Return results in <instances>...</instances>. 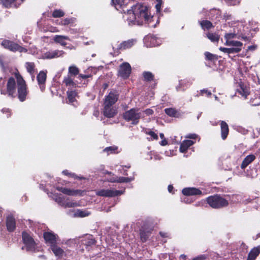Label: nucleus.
I'll list each match as a JSON object with an SVG mask.
<instances>
[{"label":"nucleus","instance_id":"1","mask_svg":"<svg viewBox=\"0 0 260 260\" xmlns=\"http://www.w3.org/2000/svg\"><path fill=\"white\" fill-rule=\"evenodd\" d=\"M111 1L116 10L122 9L124 13L123 18L127 22L129 25H142L143 23H147L150 27H155L156 24L159 22L157 18L156 23L155 24L152 23L155 18L151 15L148 8L145 5L137 4L133 6L131 10H127L125 12L124 8L129 3V0H112Z\"/></svg>","mask_w":260,"mask_h":260},{"label":"nucleus","instance_id":"2","mask_svg":"<svg viewBox=\"0 0 260 260\" xmlns=\"http://www.w3.org/2000/svg\"><path fill=\"white\" fill-rule=\"evenodd\" d=\"M14 78H9L7 83V90L1 89L2 94H8L9 96L15 97L16 88H17L18 98L21 102H24L28 93V88L26 82L18 72L15 73Z\"/></svg>","mask_w":260,"mask_h":260},{"label":"nucleus","instance_id":"3","mask_svg":"<svg viewBox=\"0 0 260 260\" xmlns=\"http://www.w3.org/2000/svg\"><path fill=\"white\" fill-rule=\"evenodd\" d=\"M207 202L209 206L215 209L221 208L228 205V201L218 195L210 196L207 198Z\"/></svg>","mask_w":260,"mask_h":260},{"label":"nucleus","instance_id":"4","mask_svg":"<svg viewBox=\"0 0 260 260\" xmlns=\"http://www.w3.org/2000/svg\"><path fill=\"white\" fill-rule=\"evenodd\" d=\"M142 117V112L138 109H132L123 114V118L127 121L136 125L138 123L139 119Z\"/></svg>","mask_w":260,"mask_h":260},{"label":"nucleus","instance_id":"5","mask_svg":"<svg viewBox=\"0 0 260 260\" xmlns=\"http://www.w3.org/2000/svg\"><path fill=\"white\" fill-rule=\"evenodd\" d=\"M1 45L5 49L12 52H27V49L17 43L9 40L4 39L1 43Z\"/></svg>","mask_w":260,"mask_h":260},{"label":"nucleus","instance_id":"6","mask_svg":"<svg viewBox=\"0 0 260 260\" xmlns=\"http://www.w3.org/2000/svg\"><path fill=\"white\" fill-rule=\"evenodd\" d=\"M22 238L26 250L34 251L36 248V243L32 237L27 232L23 231L22 233Z\"/></svg>","mask_w":260,"mask_h":260},{"label":"nucleus","instance_id":"7","mask_svg":"<svg viewBox=\"0 0 260 260\" xmlns=\"http://www.w3.org/2000/svg\"><path fill=\"white\" fill-rule=\"evenodd\" d=\"M144 43L147 47H155L162 43V39L156 35L149 34L144 38Z\"/></svg>","mask_w":260,"mask_h":260},{"label":"nucleus","instance_id":"8","mask_svg":"<svg viewBox=\"0 0 260 260\" xmlns=\"http://www.w3.org/2000/svg\"><path fill=\"white\" fill-rule=\"evenodd\" d=\"M236 82H234L235 87L236 88V93H238L242 96L246 98L249 94L248 89L246 85L243 82L242 79L239 80L235 79Z\"/></svg>","mask_w":260,"mask_h":260},{"label":"nucleus","instance_id":"9","mask_svg":"<svg viewBox=\"0 0 260 260\" xmlns=\"http://www.w3.org/2000/svg\"><path fill=\"white\" fill-rule=\"evenodd\" d=\"M136 42V40L131 39L124 41L120 44H115L114 45H113V49L114 50V53L118 54L119 50H125L131 48L134 45Z\"/></svg>","mask_w":260,"mask_h":260},{"label":"nucleus","instance_id":"10","mask_svg":"<svg viewBox=\"0 0 260 260\" xmlns=\"http://www.w3.org/2000/svg\"><path fill=\"white\" fill-rule=\"evenodd\" d=\"M123 191L115 189H101L96 191V194L105 197H113L123 194Z\"/></svg>","mask_w":260,"mask_h":260},{"label":"nucleus","instance_id":"11","mask_svg":"<svg viewBox=\"0 0 260 260\" xmlns=\"http://www.w3.org/2000/svg\"><path fill=\"white\" fill-rule=\"evenodd\" d=\"M67 214L72 217H85L89 216L90 212L87 210H69Z\"/></svg>","mask_w":260,"mask_h":260},{"label":"nucleus","instance_id":"12","mask_svg":"<svg viewBox=\"0 0 260 260\" xmlns=\"http://www.w3.org/2000/svg\"><path fill=\"white\" fill-rule=\"evenodd\" d=\"M6 225L9 232H13L16 228V220L12 215H9L6 217Z\"/></svg>","mask_w":260,"mask_h":260},{"label":"nucleus","instance_id":"13","mask_svg":"<svg viewBox=\"0 0 260 260\" xmlns=\"http://www.w3.org/2000/svg\"><path fill=\"white\" fill-rule=\"evenodd\" d=\"M118 98V95L117 92L115 91H111L109 94L106 96L104 105L113 106L116 102Z\"/></svg>","mask_w":260,"mask_h":260},{"label":"nucleus","instance_id":"14","mask_svg":"<svg viewBox=\"0 0 260 260\" xmlns=\"http://www.w3.org/2000/svg\"><path fill=\"white\" fill-rule=\"evenodd\" d=\"M104 115L108 118L113 117L117 113L115 107L111 105H104Z\"/></svg>","mask_w":260,"mask_h":260},{"label":"nucleus","instance_id":"15","mask_svg":"<svg viewBox=\"0 0 260 260\" xmlns=\"http://www.w3.org/2000/svg\"><path fill=\"white\" fill-rule=\"evenodd\" d=\"M46 74L43 71L40 72L37 76L38 84L42 91H43L45 88V82L46 80Z\"/></svg>","mask_w":260,"mask_h":260},{"label":"nucleus","instance_id":"16","mask_svg":"<svg viewBox=\"0 0 260 260\" xmlns=\"http://www.w3.org/2000/svg\"><path fill=\"white\" fill-rule=\"evenodd\" d=\"M182 193L185 196H195L202 194L200 189L195 187H187L183 189Z\"/></svg>","mask_w":260,"mask_h":260},{"label":"nucleus","instance_id":"17","mask_svg":"<svg viewBox=\"0 0 260 260\" xmlns=\"http://www.w3.org/2000/svg\"><path fill=\"white\" fill-rule=\"evenodd\" d=\"M131 72V66H120L119 75L123 78H127Z\"/></svg>","mask_w":260,"mask_h":260},{"label":"nucleus","instance_id":"18","mask_svg":"<svg viewBox=\"0 0 260 260\" xmlns=\"http://www.w3.org/2000/svg\"><path fill=\"white\" fill-rule=\"evenodd\" d=\"M134 179V177H114L108 180V182H129Z\"/></svg>","mask_w":260,"mask_h":260},{"label":"nucleus","instance_id":"19","mask_svg":"<svg viewBox=\"0 0 260 260\" xmlns=\"http://www.w3.org/2000/svg\"><path fill=\"white\" fill-rule=\"evenodd\" d=\"M51 249L55 256L58 258H61L65 255L64 251L56 244L51 245Z\"/></svg>","mask_w":260,"mask_h":260},{"label":"nucleus","instance_id":"20","mask_svg":"<svg viewBox=\"0 0 260 260\" xmlns=\"http://www.w3.org/2000/svg\"><path fill=\"white\" fill-rule=\"evenodd\" d=\"M60 205L64 208H72L80 206V204L76 201L70 200L68 199L61 202Z\"/></svg>","mask_w":260,"mask_h":260},{"label":"nucleus","instance_id":"21","mask_svg":"<svg viewBox=\"0 0 260 260\" xmlns=\"http://www.w3.org/2000/svg\"><path fill=\"white\" fill-rule=\"evenodd\" d=\"M240 24H239L238 25L240 26ZM234 30L233 32L225 34L224 38L226 41H231L232 40V39L235 38L236 36H239L240 27L239 26L237 28H234Z\"/></svg>","mask_w":260,"mask_h":260},{"label":"nucleus","instance_id":"22","mask_svg":"<svg viewBox=\"0 0 260 260\" xmlns=\"http://www.w3.org/2000/svg\"><path fill=\"white\" fill-rule=\"evenodd\" d=\"M221 133L222 139L224 140L229 134V126L228 124L224 121L220 122Z\"/></svg>","mask_w":260,"mask_h":260},{"label":"nucleus","instance_id":"23","mask_svg":"<svg viewBox=\"0 0 260 260\" xmlns=\"http://www.w3.org/2000/svg\"><path fill=\"white\" fill-rule=\"evenodd\" d=\"M255 159V156L253 154L247 155L243 160L241 165V168L244 169L249 164L252 162Z\"/></svg>","mask_w":260,"mask_h":260},{"label":"nucleus","instance_id":"24","mask_svg":"<svg viewBox=\"0 0 260 260\" xmlns=\"http://www.w3.org/2000/svg\"><path fill=\"white\" fill-rule=\"evenodd\" d=\"M194 142L190 140H184L181 144L180 147V151L182 153L185 152L189 147L192 145Z\"/></svg>","mask_w":260,"mask_h":260},{"label":"nucleus","instance_id":"25","mask_svg":"<svg viewBox=\"0 0 260 260\" xmlns=\"http://www.w3.org/2000/svg\"><path fill=\"white\" fill-rule=\"evenodd\" d=\"M53 40L57 43H59L62 46H65L67 44L65 42L66 40H70L69 38L66 36L56 35Z\"/></svg>","mask_w":260,"mask_h":260},{"label":"nucleus","instance_id":"26","mask_svg":"<svg viewBox=\"0 0 260 260\" xmlns=\"http://www.w3.org/2000/svg\"><path fill=\"white\" fill-rule=\"evenodd\" d=\"M260 253V246L253 248L249 252L247 260H255Z\"/></svg>","mask_w":260,"mask_h":260},{"label":"nucleus","instance_id":"27","mask_svg":"<svg viewBox=\"0 0 260 260\" xmlns=\"http://www.w3.org/2000/svg\"><path fill=\"white\" fill-rule=\"evenodd\" d=\"M63 193L67 194L68 196H76L80 192V190H73L69 188L60 187L58 189Z\"/></svg>","mask_w":260,"mask_h":260},{"label":"nucleus","instance_id":"28","mask_svg":"<svg viewBox=\"0 0 260 260\" xmlns=\"http://www.w3.org/2000/svg\"><path fill=\"white\" fill-rule=\"evenodd\" d=\"M191 83L187 80H182L180 82L179 85L176 87L177 91L184 90L187 88Z\"/></svg>","mask_w":260,"mask_h":260},{"label":"nucleus","instance_id":"29","mask_svg":"<svg viewBox=\"0 0 260 260\" xmlns=\"http://www.w3.org/2000/svg\"><path fill=\"white\" fill-rule=\"evenodd\" d=\"M3 6L6 8H10L12 7H17L16 4V0H0Z\"/></svg>","mask_w":260,"mask_h":260},{"label":"nucleus","instance_id":"30","mask_svg":"<svg viewBox=\"0 0 260 260\" xmlns=\"http://www.w3.org/2000/svg\"><path fill=\"white\" fill-rule=\"evenodd\" d=\"M225 44L229 46H233L235 47V48H239L240 49V51L241 50V47L243 45L241 42L234 40L225 41Z\"/></svg>","mask_w":260,"mask_h":260},{"label":"nucleus","instance_id":"31","mask_svg":"<svg viewBox=\"0 0 260 260\" xmlns=\"http://www.w3.org/2000/svg\"><path fill=\"white\" fill-rule=\"evenodd\" d=\"M199 22L201 27L204 30L209 29L213 27L212 23L208 20H203Z\"/></svg>","mask_w":260,"mask_h":260},{"label":"nucleus","instance_id":"32","mask_svg":"<svg viewBox=\"0 0 260 260\" xmlns=\"http://www.w3.org/2000/svg\"><path fill=\"white\" fill-rule=\"evenodd\" d=\"M59 241V239L57 235L54 232L50 231V244L51 245L55 244Z\"/></svg>","mask_w":260,"mask_h":260},{"label":"nucleus","instance_id":"33","mask_svg":"<svg viewBox=\"0 0 260 260\" xmlns=\"http://www.w3.org/2000/svg\"><path fill=\"white\" fill-rule=\"evenodd\" d=\"M221 51L227 53H238L240 52V49L238 48H227L220 47L219 48Z\"/></svg>","mask_w":260,"mask_h":260},{"label":"nucleus","instance_id":"34","mask_svg":"<svg viewBox=\"0 0 260 260\" xmlns=\"http://www.w3.org/2000/svg\"><path fill=\"white\" fill-rule=\"evenodd\" d=\"M207 37L212 42H218L219 39V36L216 33L208 32L206 34Z\"/></svg>","mask_w":260,"mask_h":260},{"label":"nucleus","instance_id":"35","mask_svg":"<svg viewBox=\"0 0 260 260\" xmlns=\"http://www.w3.org/2000/svg\"><path fill=\"white\" fill-rule=\"evenodd\" d=\"M68 99L70 103H73L75 101V98L77 96V93L75 91H68Z\"/></svg>","mask_w":260,"mask_h":260},{"label":"nucleus","instance_id":"36","mask_svg":"<svg viewBox=\"0 0 260 260\" xmlns=\"http://www.w3.org/2000/svg\"><path fill=\"white\" fill-rule=\"evenodd\" d=\"M52 15L54 18H60L64 15V13L60 9H56L52 12Z\"/></svg>","mask_w":260,"mask_h":260},{"label":"nucleus","instance_id":"37","mask_svg":"<svg viewBox=\"0 0 260 260\" xmlns=\"http://www.w3.org/2000/svg\"><path fill=\"white\" fill-rule=\"evenodd\" d=\"M75 21V19L71 18H65L63 20H61L59 22V24L61 25H67L71 23H73Z\"/></svg>","mask_w":260,"mask_h":260},{"label":"nucleus","instance_id":"38","mask_svg":"<svg viewBox=\"0 0 260 260\" xmlns=\"http://www.w3.org/2000/svg\"><path fill=\"white\" fill-rule=\"evenodd\" d=\"M62 174L64 175L68 176L69 177L74 178L75 179H82V177L78 176L75 174L69 172L68 170H64L62 171Z\"/></svg>","mask_w":260,"mask_h":260},{"label":"nucleus","instance_id":"39","mask_svg":"<svg viewBox=\"0 0 260 260\" xmlns=\"http://www.w3.org/2000/svg\"><path fill=\"white\" fill-rule=\"evenodd\" d=\"M117 149V147L116 146H111L105 148L103 150L104 152L107 153V154L115 153H116V150Z\"/></svg>","mask_w":260,"mask_h":260},{"label":"nucleus","instance_id":"40","mask_svg":"<svg viewBox=\"0 0 260 260\" xmlns=\"http://www.w3.org/2000/svg\"><path fill=\"white\" fill-rule=\"evenodd\" d=\"M143 75L146 81H151L153 80L154 76L150 72H144Z\"/></svg>","mask_w":260,"mask_h":260},{"label":"nucleus","instance_id":"41","mask_svg":"<svg viewBox=\"0 0 260 260\" xmlns=\"http://www.w3.org/2000/svg\"><path fill=\"white\" fill-rule=\"evenodd\" d=\"M63 53L62 51L55 50L50 53V58L61 56Z\"/></svg>","mask_w":260,"mask_h":260},{"label":"nucleus","instance_id":"42","mask_svg":"<svg viewBox=\"0 0 260 260\" xmlns=\"http://www.w3.org/2000/svg\"><path fill=\"white\" fill-rule=\"evenodd\" d=\"M211 15L215 14L216 17L214 18L213 16H211V19L212 20H219V18L220 17L221 13L218 10H213L211 12Z\"/></svg>","mask_w":260,"mask_h":260},{"label":"nucleus","instance_id":"43","mask_svg":"<svg viewBox=\"0 0 260 260\" xmlns=\"http://www.w3.org/2000/svg\"><path fill=\"white\" fill-rule=\"evenodd\" d=\"M242 26H243L242 24H240V25L239 26L240 27V35L239 36V37H241V38L245 41H250V37L245 36L244 35V34H243V32L244 31V30L243 29L242 30L241 27H242Z\"/></svg>","mask_w":260,"mask_h":260},{"label":"nucleus","instance_id":"44","mask_svg":"<svg viewBox=\"0 0 260 260\" xmlns=\"http://www.w3.org/2000/svg\"><path fill=\"white\" fill-rule=\"evenodd\" d=\"M165 113L170 116H175L176 111L173 108H167L165 110Z\"/></svg>","mask_w":260,"mask_h":260},{"label":"nucleus","instance_id":"45","mask_svg":"<svg viewBox=\"0 0 260 260\" xmlns=\"http://www.w3.org/2000/svg\"><path fill=\"white\" fill-rule=\"evenodd\" d=\"M146 133L151 137L150 138H149V140H157L158 139V136L155 132L151 131H146Z\"/></svg>","mask_w":260,"mask_h":260},{"label":"nucleus","instance_id":"46","mask_svg":"<svg viewBox=\"0 0 260 260\" xmlns=\"http://www.w3.org/2000/svg\"><path fill=\"white\" fill-rule=\"evenodd\" d=\"M156 4L155 5V9L157 13H160L161 6L163 4L162 0H156Z\"/></svg>","mask_w":260,"mask_h":260},{"label":"nucleus","instance_id":"47","mask_svg":"<svg viewBox=\"0 0 260 260\" xmlns=\"http://www.w3.org/2000/svg\"><path fill=\"white\" fill-rule=\"evenodd\" d=\"M69 73L71 74L76 75L78 73V69L76 66H70L69 69Z\"/></svg>","mask_w":260,"mask_h":260},{"label":"nucleus","instance_id":"48","mask_svg":"<svg viewBox=\"0 0 260 260\" xmlns=\"http://www.w3.org/2000/svg\"><path fill=\"white\" fill-rule=\"evenodd\" d=\"M112 63H116L118 65H130L128 62L123 61L122 59H120L118 60H115V63H114L113 62H112Z\"/></svg>","mask_w":260,"mask_h":260},{"label":"nucleus","instance_id":"49","mask_svg":"<svg viewBox=\"0 0 260 260\" xmlns=\"http://www.w3.org/2000/svg\"><path fill=\"white\" fill-rule=\"evenodd\" d=\"M2 112L6 114V116L7 118H9L11 115V111L8 108H3L2 110Z\"/></svg>","mask_w":260,"mask_h":260},{"label":"nucleus","instance_id":"50","mask_svg":"<svg viewBox=\"0 0 260 260\" xmlns=\"http://www.w3.org/2000/svg\"><path fill=\"white\" fill-rule=\"evenodd\" d=\"M202 95L205 94L207 96H210L211 95V92L207 89H203L201 90Z\"/></svg>","mask_w":260,"mask_h":260},{"label":"nucleus","instance_id":"51","mask_svg":"<svg viewBox=\"0 0 260 260\" xmlns=\"http://www.w3.org/2000/svg\"><path fill=\"white\" fill-rule=\"evenodd\" d=\"M205 55L206 57V58L208 60H212L213 59V55L210 52H206L205 53Z\"/></svg>","mask_w":260,"mask_h":260},{"label":"nucleus","instance_id":"52","mask_svg":"<svg viewBox=\"0 0 260 260\" xmlns=\"http://www.w3.org/2000/svg\"><path fill=\"white\" fill-rule=\"evenodd\" d=\"M207 258V256L205 254L201 255L194 257L192 260H205Z\"/></svg>","mask_w":260,"mask_h":260},{"label":"nucleus","instance_id":"53","mask_svg":"<svg viewBox=\"0 0 260 260\" xmlns=\"http://www.w3.org/2000/svg\"><path fill=\"white\" fill-rule=\"evenodd\" d=\"M242 69L241 68H238V71L237 72V73L236 74V77H235V79H237V80H239L240 78H239L240 77L239 76H237L239 74L241 76H242L243 75V74L241 73L242 72ZM236 82V81L235 80V82Z\"/></svg>","mask_w":260,"mask_h":260},{"label":"nucleus","instance_id":"54","mask_svg":"<svg viewBox=\"0 0 260 260\" xmlns=\"http://www.w3.org/2000/svg\"><path fill=\"white\" fill-rule=\"evenodd\" d=\"M186 138L196 139L198 138V136L195 134H190L187 135L186 137Z\"/></svg>","mask_w":260,"mask_h":260},{"label":"nucleus","instance_id":"55","mask_svg":"<svg viewBox=\"0 0 260 260\" xmlns=\"http://www.w3.org/2000/svg\"><path fill=\"white\" fill-rule=\"evenodd\" d=\"M143 112L147 115H151L153 113V111L151 109H147Z\"/></svg>","mask_w":260,"mask_h":260},{"label":"nucleus","instance_id":"56","mask_svg":"<svg viewBox=\"0 0 260 260\" xmlns=\"http://www.w3.org/2000/svg\"><path fill=\"white\" fill-rule=\"evenodd\" d=\"M140 236H141V240L143 241H145L148 238V236L147 235H146L145 234L143 233L142 232H141V233H140Z\"/></svg>","mask_w":260,"mask_h":260},{"label":"nucleus","instance_id":"57","mask_svg":"<svg viewBox=\"0 0 260 260\" xmlns=\"http://www.w3.org/2000/svg\"><path fill=\"white\" fill-rule=\"evenodd\" d=\"M44 238L46 243L49 242V232H44Z\"/></svg>","mask_w":260,"mask_h":260},{"label":"nucleus","instance_id":"58","mask_svg":"<svg viewBox=\"0 0 260 260\" xmlns=\"http://www.w3.org/2000/svg\"><path fill=\"white\" fill-rule=\"evenodd\" d=\"M256 48H257V45H253L248 46V48H247V50L253 51L255 50L256 49Z\"/></svg>","mask_w":260,"mask_h":260},{"label":"nucleus","instance_id":"59","mask_svg":"<svg viewBox=\"0 0 260 260\" xmlns=\"http://www.w3.org/2000/svg\"><path fill=\"white\" fill-rule=\"evenodd\" d=\"M35 66H27V70L30 74H32L35 70Z\"/></svg>","mask_w":260,"mask_h":260},{"label":"nucleus","instance_id":"60","mask_svg":"<svg viewBox=\"0 0 260 260\" xmlns=\"http://www.w3.org/2000/svg\"><path fill=\"white\" fill-rule=\"evenodd\" d=\"M64 82L66 85H71L72 83V81L70 79H67L64 80Z\"/></svg>","mask_w":260,"mask_h":260},{"label":"nucleus","instance_id":"61","mask_svg":"<svg viewBox=\"0 0 260 260\" xmlns=\"http://www.w3.org/2000/svg\"><path fill=\"white\" fill-rule=\"evenodd\" d=\"M40 188L42 189H43V190L45 191V192H46L47 194H48V189H45V186H44L43 184H40Z\"/></svg>","mask_w":260,"mask_h":260},{"label":"nucleus","instance_id":"62","mask_svg":"<svg viewBox=\"0 0 260 260\" xmlns=\"http://www.w3.org/2000/svg\"><path fill=\"white\" fill-rule=\"evenodd\" d=\"M168 142L166 140L162 139V140L160 142V144L161 146H165L167 144Z\"/></svg>","mask_w":260,"mask_h":260},{"label":"nucleus","instance_id":"63","mask_svg":"<svg viewBox=\"0 0 260 260\" xmlns=\"http://www.w3.org/2000/svg\"><path fill=\"white\" fill-rule=\"evenodd\" d=\"M4 56L2 55H0V65H3L4 63Z\"/></svg>","mask_w":260,"mask_h":260},{"label":"nucleus","instance_id":"64","mask_svg":"<svg viewBox=\"0 0 260 260\" xmlns=\"http://www.w3.org/2000/svg\"><path fill=\"white\" fill-rule=\"evenodd\" d=\"M183 201L186 203H190L191 202V201L190 200H189L188 198L187 197L184 198Z\"/></svg>","mask_w":260,"mask_h":260}]
</instances>
